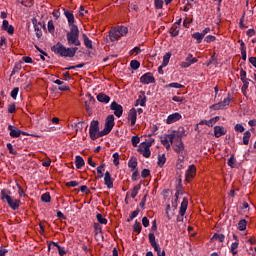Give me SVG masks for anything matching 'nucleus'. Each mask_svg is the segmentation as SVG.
<instances>
[{
  "label": "nucleus",
  "mask_w": 256,
  "mask_h": 256,
  "mask_svg": "<svg viewBox=\"0 0 256 256\" xmlns=\"http://www.w3.org/2000/svg\"><path fill=\"white\" fill-rule=\"evenodd\" d=\"M51 51H53L55 55H59L60 57H69L71 59L75 57L77 51H79V48L77 47L67 48L65 47V45L61 44V42H58L51 47Z\"/></svg>",
  "instance_id": "1"
},
{
  "label": "nucleus",
  "mask_w": 256,
  "mask_h": 256,
  "mask_svg": "<svg viewBox=\"0 0 256 256\" xmlns=\"http://www.w3.org/2000/svg\"><path fill=\"white\" fill-rule=\"evenodd\" d=\"M67 44L71 47H81V40H79V27L72 25L70 31L66 34Z\"/></svg>",
  "instance_id": "2"
},
{
  "label": "nucleus",
  "mask_w": 256,
  "mask_h": 256,
  "mask_svg": "<svg viewBox=\"0 0 256 256\" xmlns=\"http://www.w3.org/2000/svg\"><path fill=\"white\" fill-rule=\"evenodd\" d=\"M129 33V29L125 26H118L109 31V39L112 42L119 41L121 37H125Z\"/></svg>",
  "instance_id": "3"
},
{
  "label": "nucleus",
  "mask_w": 256,
  "mask_h": 256,
  "mask_svg": "<svg viewBox=\"0 0 256 256\" xmlns=\"http://www.w3.org/2000/svg\"><path fill=\"white\" fill-rule=\"evenodd\" d=\"M9 193L11 192L3 189L1 191V199L2 201H6L9 207L13 209V211H17V209H19V206L21 205V200L11 197Z\"/></svg>",
  "instance_id": "4"
},
{
  "label": "nucleus",
  "mask_w": 256,
  "mask_h": 256,
  "mask_svg": "<svg viewBox=\"0 0 256 256\" xmlns=\"http://www.w3.org/2000/svg\"><path fill=\"white\" fill-rule=\"evenodd\" d=\"M89 135L92 141H96V139L103 137L102 131H99V121L93 120L90 123Z\"/></svg>",
  "instance_id": "5"
},
{
  "label": "nucleus",
  "mask_w": 256,
  "mask_h": 256,
  "mask_svg": "<svg viewBox=\"0 0 256 256\" xmlns=\"http://www.w3.org/2000/svg\"><path fill=\"white\" fill-rule=\"evenodd\" d=\"M113 127H115V116L108 115L105 121L104 129L102 130L103 137H105V135H109V133L113 131Z\"/></svg>",
  "instance_id": "6"
},
{
  "label": "nucleus",
  "mask_w": 256,
  "mask_h": 256,
  "mask_svg": "<svg viewBox=\"0 0 256 256\" xmlns=\"http://www.w3.org/2000/svg\"><path fill=\"white\" fill-rule=\"evenodd\" d=\"M183 137H185V129L180 128L177 131H172V133H170V139H172L173 143H177L179 141H183Z\"/></svg>",
  "instance_id": "7"
},
{
  "label": "nucleus",
  "mask_w": 256,
  "mask_h": 256,
  "mask_svg": "<svg viewBox=\"0 0 256 256\" xmlns=\"http://www.w3.org/2000/svg\"><path fill=\"white\" fill-rule=\"evenodd\" d=\"M187 207H189V199L183 198V201L180 206L179 215L177 217V222L181 223L183 221V217H185V213L187 212Z\"/></svg>",
  "instance_id": "8"
},
{
  "label": "nucleus",
  "mask_w": 256,
  "mask_h": 256,
  "mask_svg": "<svg viewBox=\"0 0 256 256\" xmlns=\"http://www.w3.org/2000/svg\"><path fill=\"white\" fill-rule=\"evenodd\" d=\"M230 103H231V95L228 94V97L225 98L223 101H221L217 104H214L212 106V109H214V111H219V110L223 109L224 107H229Z\"/></svg>",
  "instance_id": "9"
},
{
  "label": "nucleus",
  "mask_w": 256,
  "mask_h": 256,
  "mask_svg": "<svg viewBox=\"0 0 256 256\" xmlns=\"http://www.w3.org/2000/svg\"><path fill=\"white\" fill-rule=\"evenodd\" d=\"M197 175V167L195 165H190L186 171L185 177L186 181L189 183L193 180V178Z\"/></svg>",
  "instance_id": "10"
},
{
  "label": "nucleus",
  "mask_w": 256,
  "mask_h": 256,
  "mask_svg": "<svg viewBox=\"0 0 256 256\" xmlns=\"http://www.w3.org/2000/svg\"><path fill=\"white\" fill-rule=\"evenodd\" d=\"M111 111H114L116 117H121L123 115V106L116 101L112 102L110 105Z\"/></svg>",
  "instance_id": "11"
},
{
  "label": "nucleus",
  "mask_w": 256,
  "mask_h": 256,
  "mask_svg": "<svg viewBox=\"0 0 256 256\" xmlns=\"http://www.w3.org/2000/svg\"><path fill=\"white\" fill-rule=\"evenodd\" d=\"M160 141L164 147H166L167 151L171 149V145H173V140L170 134H165L160 137Z\"/></svg>",
  "instance_id": "12"
},
{
  "label": "nucleus",
  "mask_w": 256,
  "mask_h": 256,
  "mask_svg": "<svg viewBox=\"0 0 256 256\" xmlns=\"http://www.w3.org/2000/svg\"><path fill=\"white\" fill-rule=\"evenodd\" d=\"M140 83H143L144 85H149V83H155V77H153V74H151V72H148L141 76Z\"/></svg>",
  "instance_id": "13"
},
{
  "label": "nucleus",
  "mask_w": 256,
  "mask_h": 256,
  "mask_svg": "<svg viewBox=\"0 0 256 256\" xmlns=\"http://www.w3.org/2000/svg\"><path fill=\"white\" fill-rule=\"evenodd\" d=\"M199 61L197 58H194L192 54H188L185 61L181 63V67L187 69V67H191L193 63H197Z\"/></svg>",
  "instance_id": "14"
},
{
  "label": "nucleus",
  "mask_w": 256,
  "mask_h": 256,
  "mask_svg": "<svg viewBox=\"0 0 256 256\" xmlns=\"http://www.w3.org/2000/svg\"><path fill=\"white\" fill-rule=\"evenodd\" d=\"M181 118V114L179 112H175L167 117L166 123L167 125H173V123H177V121H180Z\"/></svg>",
  "instance_id": "15"
},
{
  "label": "nucleus",
  "mask_w": 256,
  "mask_h": 256,
  "mask_svg": "<svg viewBox=\"0 0 256 256\" xmlns=\"http://www.w3.org/2000/svg\"><path fill=\"white\" fill-rule=\"evenodd\" d=\"M8 131L10 132L9 135L13 139H17V137H21V130L19 128L14 127L13 125L8 126Z\"/></svg>",
  "instance_id": "16"
},
{
  "label": "nucleus",
  "mask_w": 256,
  "mask_h": 256,
  "mask_svg": "<svg viewBox=\"0 0 256 256\" xmlns=\"http://www.w3.org/2000/svg\"><path fill=\"white\" fill-rule=\"evenodd\" d=\"M148 239H149V243H150L151 247H153L154 251L161 250V246H159V243H157V241H155V234L149 233Z\"/></svg>",
  "instance_id": "17"
},
{
  "label": "nucleus",
  "mask_w": 256,
  "mask_h": 256,
  "mask_svg": "<svg viewBox=\"0 0 256 256\" xmlns=\"http://www.w3.org/2000/svg\"><path fill=\"white\" fill-rule=\"evenodd\" d=\"M128 121H130L131 127H134L135 123H137V110L135 108L130 109Z\"/></svg>",
  "instance_id": "18"
},
{
  "label": "nucleus",
  "mask_w": 256,
  "mask_h": 256,
  "mask_svg": "<svg viewBox=\"0 0 256 256\" xmlns=\"http://www.w3.org/2000/svg\"><path fill=\"white\" fill-rule=\"evenodd\" d=\"M138 153L143 155L146 159H149L151 157V149L149 146H144L143 144L140 145V149H138Z\"/></svg>",
  "instance_id": "19"
},
{
  "label": "nucleus",
  "mask_w": 256,
  "mask_h": 256,
  "mask_svg": "<svg viewBox=\"0 0 256 256\" xmlns=\"http://www.w3.org/2000/svg\"><path fill=\"white\" fill-rule=\"evenodd\" d=\"M223 135H227V129L223 126H215L214 127V136L216 138L223 137Z\"/></svg>",
  "instance_id": "20"
},
{
  "label": "nucleus",
  "mask_w": 256,
  "mask_h": 256,
  "mask_svg": "<svg viewBox=\"0 0 256 256\" xmlns=\"http://www.w3.org/2000/svg\"><path fill=\"white\" fill-rule=\"evenodd\" d=\"M104 183L108 189H113V178H111V173L106 171L104 174Z\"/></svg>",
  "instance_id": "21"
},
{
  "label": "nucleus",
  "mask_w": 256,
  "mask_h": 256,
  "mask_svg": "<svg viewBox=\"0 0 256 256\" xmlns=\"http://www.w3.org/2000/svg\"><path fill=\"white\" fill-rule=\"evenodd\" d=\"M2 29L4 31H7L9 35H13V33H15V28L13 27V25H9V21L7 20H3Z\"/></svg>",
  "instance_id": "22"
},
{
  "label": "nucleus",
  "mask_w": 256,
  "mask_h": 256,
  "mask_svg": "<svg viewBox=\"0 0 256 256\" xmlns=\"http://www.w3.org/2000/svg\"><path fill=\"white\" fill-rule=\"evenodd\" d=\"M173 143H174V146H173L174 151L178 153V155H181L185 150V144H183V141L173 142Z\"/></svg>",
  "instance_id": "23"
},
{
  "label": "nucleus",
  "mask_w": 256,
  "mask_h": 256,
  "mask_svg": "<svg viewBox=\"0 0 256 256\" xmlns=\"http://www.w3.org/2000/svg\"><path fill=\"white\" fill-rule=\"evenodd\" d=\"M238 43H240L242 60L247 61V46H245V42H243V40H238Z\"/></svg>",
  "instance_id": "24"
},
{
  "label": "nucleus",
  "mask_w": 256,
  "mask_h": 256,
  "mask_svg": "<svg viewBox=\"0 0 256 256\" xmlns=\"http://www.w3.org/2000/svg\"><path fill=\"white\" fill-rule=\"evenodd\" d=\"M64 15L68 20V24L73 27V23H75V16L73 15V12L69 10H64Z\"/></svg>",
  "instance_id": "25"
},
{
  "label": "nucleus",
  "mask_w": 256,
  "mask_h": 256,
  "mask_svg": "<svg viewBox=\"0 0 256 256\" xmlns=\"http://www.w3.org/2000/svg\"><path fill=\"white\" fill-rule=\"evenodd\" d=\"M97 101H99L100 103H109V101H111V97L107 96L104 93H99L97 95Z\"/></svg>",
  "instance_id": "26"
},
{
  "label": "nucleus",
  "mask_w": 256,
  "mask_h": 256,
  "mask_svg": "<svg viewBox=\"0 0 256 256\" xmlns=\"http://www.w3.org/2000/svg\"><path fill=\"white\" fill-rule=\"evenodd\" d=\"M147 103V97L145 94L140 95L139 98L136 100L135 107H138L140 105L141 107H145V104Z\"/></svg>",
  "instance_id": "27"
},
{
  "label": "nucleus",
  "mask_w": 256,
  "mask_h": 256,
  "mask_svg": "<svg viewBox=\"0 0 256 256\" xmlns=\"http://www.w3.org/2000/svg\"><path fill=\"white\" fill-rule=\"evenodd\" d=\"M82 37H83V41H84V45H85L86 49H93V41H91V39H89L87 34H83Z\"/></svg>",
  "instance_id": "28"
},
{
  "label": "nucleus",
  "mask_w": 256,
  "mask_h": 256,
  "mask_svg": "<svg viewBox=\"0 0 256 256\" xmlns=\"http://www.w3.org/2000/svg\"><path fill=\"white\" fill-rule=\"evenodd\" d=\"M170 88H173V89H185V85L179 84L177 82H172V83L167 84V85L164 86V89H170Z\"/></svg>",
  "instance_id": "29"
},
{
  "label": "nucleus",
  "mask_w": 256,
  "mask_h": 256,
  "mask_svg": "<svg viewBox=\"0 0 256 256\" xmlns=\"http://www.w3.org/2000/svg\"><path fill=\"white\" fill-rule=\"evenodd\" d=\"M75 165H76V169H81V167H85V160H83V157L76 156Z\"/></svg>",
  "instance_id": "30"
},
{
  "label": "nucleus",
  "mask_w": 256,
  "mask_h": 256,
  "mask_svg": "<svg viewBox=\"0 0 256 256\" xmlns=\"http://www.w3.org/2000/svg\"><path fill=\"white\" fill-rule=\"evenodd\" d=\"M140 190H141V184H138V185L134 186L133 189L130 192L131 198L135 199V197H137V195L139 194Z\"/></svg>",
  "instance_id": "31"
},
{
  "label": "nucleus",
  "mask_w": 256,
  "mask_h": 256,
  "mask_svg": "<svg viewBox=\"0 0 256 256\" xmlns=\"http://www.w3.org/2000/svg\"><path fill=\"white\" fill-rule=\"evenodd\" d=\"M243 85L241 88V91L243 93V95H247V89H249V81H251L249 78H247L246 80H241Z\"/></svg>",
  "instance_id": "32"
},
{
  "label": "nucleus",
  "mask_w": 256,
  "mask_h": 256,
  "mask_svg": "<svg viewBox=\"0 0 256 256\" xmlns=\"http://www.w3.org/2000/svg\"><path fill=\"white\" fill-rule=\"evenodd\" d=\"M167 163V157H165V154H158V167H163Z\"/></svg>",
  "instance_id": "33"
},
{
  "label": "nucleus",
  "mask_w": 256,
  "mask_h": 256,
  "mask_svg": "<svg viewBox=\"0 0 256 256\" xmlns=\"http://www.w3.org/2000/svg\"><path fill=\"white\" fill-rule=\"evenodd\" d=\"M211 241H219V243H223L225 241V236L223 234L215 233Z\"/></svg>",
  "instance_id": "34"
},
{
  "label": "nucleus",
  "mask_w": 256,
  "mask_h": 256,
  "mask_svg": "<svg viewBox=\"0 0 256 256\" xmlns=\"http://www.w3.org/2000/svg\"><path fill=\"white\" fill-rule=\"evenodd\" d=\"M52 245H54V247H57L58 253H59L60 256L67 255V251H65V248L61 247V245H59V243L52 242Z\"/></svg>",
  "instance_id": "35"
},
{
  "label": "nucleus",
  "mask_w": 256,
  "mask_h": 256,
  "mask_svg": "<svg viewBox=\"0 0 256 256\" xmlns=\"http://www.w3.org/2000/svg\"><path fill=\"white\" fill-rule=\"evenodd\" d=\"M237 249H239V242H233L230 246V251L232 253L233 256L237 255L238 251Z\"/></svg>",
  "instance_id": "36"
},
{
  "label": "nucleus",
  "mask_w": 256,
  "mask_h": 256,
  "mask_svg": "<svg viewBox=\"0 0 256 256\" xmlns=\"http://www.w3.org/2000/svg\"><path fill=\"white\" fill-rule=\"evenodd\" d=\"M245 229H247V220L242 219L238 222V230L245 231Z\"/></svg>",
  "instance_id": "37"
},
{
  "label": "nucleus",
  "mask_w": 256,
  "mask_h": 256,
  "mask_svg": "<svg viewBox=\"0 0 256 256\" xmlns=\"http://www.w3.org/2000/svg\"><path fill=\"white\" fill-rule=\"evenodd\" d=\"M103 169H105V163H102V164H100V166L97 167L98 179H103Z\"/></svg>",
  "instance_id": "38"
},
{
  "label": "nucleus",
  "mask_w": 256,
  "mask_h": 256,
  "mask_svg": "<svg viewBox=\"0 0 256 256\" xmlns=\"http://www.w3.org/2000/svg\"><path fill=\"white\" fill-rule=\"evenodd\" d=\"M41 201H43V203H51V194L48 192L42 194Z\"/></svg>",
  "instance_id": "39"
},
{
  "label": "nucleus",
  "mask_w": 256,
  "mask_h": 256,
  "mask_svg": "<svg viewBox=\"0 0 256 256\" xmlns=\"http://www.w3.org/2000/svg\"><path fill=\"white\" fill-rule=\"evenodd\" d=\"M169 59H171V53H166L163 56L162 67H167V65H169Z\"/></svg>",
  "instance_id": "40"
},
{
  "label": "nucleus",
  "mask_w": 256,
  "mask_h": 256,
  "mask_svg": "<svg viewBox=\"0 0 256 256\" xmlns=\"http://www.w3.org/2000/svg\"><path fill=\"white\" fill-rule=\"evenodd\" d=\"M193 39H196L197 43H201L203 41L204 37L202 33L196 32L192 35Z\"/></svg>",
  "instance_id": "41"
},
{
  "label": "nucleus",
  "mask_w": 256,
  "mask_h": 256,
  "mask_svg": "<svg viewBox=\"0 0 256 256\" xmlns=\"http://www.w3.org/2000/svg\"><path fill=\"white\" fill-rule=\"evenodd\" d=\"M251 139V132L246 131L243 136V143L249 145V140Z\"/></svg>",
  "instance_id": "42"
},
{
  "label": "nucleus",
  "mask_w": 256,
  "mask_h": 256,
  "mask_svg": "<svg viewBox=\"0 0 256 256\" xmlns=\"http://www.w3.org/2000/svg\"><path fill=\"white\" fill-rule=\"evenodd\" d=\"M96 219L101 225H107V218H104L103 215L97 214Z\"/></svg>",
  "instance_id": "43"
},
{
  "label": "nucleus",
  "mask_w": 256,
  "mask_h": 256,
  "mask_svg": "<svg viewBox=\"0 0 256 256\" xmlns=\"http://www.w3.org/2000/svg\"><path fill=\"white\" fill-rule=\"evenodd\" d=\"M209 65H215V66L218 65L217 56H215V54L212 55L211 58L209 59V61L207 63V67H209Z\"/></svg>",
  "instance_id": "44"
},
{
  "label": "nucleus",
  "mask_w": 256,
  "mask_h": 256,
  "mask_svg": "<svg viewBox=\"0 0 256 256\" xmlns=\"http://www.w3.org/2000/svg\"><path fill=\"white\" fill-rule=\"evenodd\" d=\"M130 67L134 70H137V69H139V67H141V63H139V61H137V60H132L130 62Z\"/></svg>",
  "instance_id": "45"
},
{
  "label": "nucleus",
  "mask_w": 256,
  "mask_h": 256,
  "mask_svg": "<svg viewBox=\"0 0 256 256\" xmlns=\"http://www.w3.org/2000/svg\"><path fill=\"white\" fill-rule=\"evenodd\" d=\"M48 31L52 35L55 33V25L53 24V20L48 21Z\"/></svg>",
  "instance_id": "46"
},
{
  "label": "nucleus",
  "mask_w": 256,
  "mask_h": 256,
  "mask_svg": "<svg viewBox=\"0 0 256 256\" xmlns=\"http://www.w3.org/2000/svg\"><path fill=\"white\" fill-rule=\"evenodd\" d=\"M133 231L138 234L141 233V224L138 221L134 223Z\"/></svg>",
  "instance_id": "47"
},
{
  "label": "nucleus",
  "mask_w": 256,
  "mask_h": 256,
  "mask_svg": "<svg viewBox=\"0 0 256 256\" xmlns=\"http://www.w3.org/2000/svg\"><path fill=\"white\" fill-rule=\"evenodd\" d=\"M153 143H155V139L150 138L149 140H146L145 142H143L141 145H144V147H148L150 149Z\"/></svg>",
  "instance_id": "48"
},
{
  "label": "nucleus",
  "mask_w": 256,
  "mask_h": 256,
  "mask_svg": "<svg viewBox=\"0 0 256 256\" xmlns=\"http://www.w3.org/2000/svg\"><path fill=\"white\" fill-rule=\"evenodd\" d=\"M131 141H132L133 147H137V145H139L141 141V138H139V136H133Z\"/></svg>",
  "instance_id": "49"
},
{
  "label": "nucleus",
  "mask_w": 256,
  "mask_h": 256,
  "mask_svg": "<svg viewBox=\"0 0 256 256\" xmlns=\"http://www.w3.org/2000/svg\"><path fill=\"white\" fill-rule=\"evenodd\" d=\"M128 167H130V169H137V160L136 159H131L128 162Z\"/></svg>",
  "instance_id": "50"
},
{
  "label": "nucleus",
  "mask_w": 256,
  "mask_h": 256,
  "mask_svg": "<svg viewBox=\"0 0 256 256\" xmlns=\"http://www.w3.org/2000/svg\"><path fill=\"white\" fill-rule=\"evenodd\" d=\"M34 29L36 32V37L38 39H41V37H43V32L39 29V26H37L36 24L34 25Z\"/></svg>",
  "instance_id": "51"
},
{
  "label": "nucleus",
  "mask_w": 256,
  "mask_h": 256,
  "mask_svg": "<svg viewBox=\"0 0 256 256\" xmlns=\"http://www.w3.org/2000/svg\"><path fill=\"white\" fill-rule=\"evenodd\" d=\"M219 116H216L210 120H208V127H213V125H215V123H217V121H219Z\"/></svg>",
  "instance_id": "52"
},
{
  "label": "nucleus",
  "mask_w": 256,
  "mask_h": 256,
  "mask_svg": "<svg viewBox=\"0 0 256 256\" xmlns=\"http://www.w3.org/2000/svg\"><path fill=\"white\" fill-rule=\"evenodd\" d=\"M149 175H151V171L149 169H143L141 172V177L143 179H147V177H149Z\"/></svg>",
  "instance_id": "53"
},
{
  "label": "nucleus",
  "mask_w": 256,
  "mask_h": 256,
  "mask_svg": "<svg viewBox=\"0 0 256 256\" xmlns=\"http://www.w3.org/2000/svg\"><path fill=\"white\" fill-rule=\"evenodd\" d=\"M140 210L136 209L135 211H133L129 217V219L127 221H133L135 219V217H137V215H139Z\"/></svg>",
  "instance_id": "54"
},
{
  "label": "nucleus",
  "mask_w": 256,
  "mask_h": 256,
  "mask_svg": "<svg viewBox=\"0 0 256 256\" xmlns=\"http://www.w3.org/2000/svg\"><path fill=\"white\" fill-rule=\"evenodd\" d=\"M7 149H8V151L11 155H17V151H15V149H13V144L12 143L7 144Z\"/></svg>",
  "instance_id": "55"
},
{
  "label": "nucleus",
  "mask_w": 256,
  "mask_h": 256,
  "mask_svg": "<svg viewBox=\"0 0 256 256\" xmlns=\"http://www.w3.org/2000/svg\"><path fill=\"white\" fill-rule=\"evenodd\" d=\"M18 94H19V88H18V87H15V88L11 91V93H10L12 99H17V95H18Z\"/></svg>",
  "instance_id": "56"
},
{
  "label": "nucleus",
  "mask_w": 256,
  "mask_h": 256,
  "mask_svg": "<svg viewBox=\"0 0 256 256\" xmlns=\"http://www.w3.org/2000/svg\"><path fill=\"white\" fill-rule=\"evenodd\" d=\"M112 157H113V163H114V165L117 167V165H119V153H114L113 155H112Z\"/></svg>",
  "instance_id": "57"
},
{
  "label": "nucleus",
  "mask_w": 256,
  "mask_h": 256,
  "mask_svg": "<svg viewBox=\"0 0 256 256\" xmlns=\"http://www.w3.org/2000/svg\"><path fill=\"white\" fill-rule=\"evenodd\" d=\"M170 35L171 37H177L179 35V28H171Z\"/></svg>",
  "instance_id": "58"
},
{
  "label": "nucleus",
  "mask_w": 256,
  "mask_h": 256,
  "mask_svg": "<svg viewBox=\"0 0 256 256\" xmlns=\"http://www.w3.org/2000/svg\"><path fill=\"white\" fill-rule=\"evenodd\" d=\"M234 129L238 133H243V131H245V127H243L241 124H236Z\"/></svg>",
  "instance_id": "59"
},
{
  "label": "nucleus",
  "mask_w": 256,
  "mask_h": 256,
  "mask_svg": "<svg viewBox=\"0 0 256 256\" xmlns=\"http://www.w3.org/2000/svg\"><path fill=\"white\" fill-rule=\"evenodd\" d=\"M156 9H163V0H154Z\"/></svg>",
  "instance_id": "60"
},
{
  "label": "nucleus",
  "mask_w": 256,
  "mask_h": 256,
  "mask_svg": "<svg viewBox=\"0 0 256 256\" xmlns=\"http://www.w3.org/2000/svg\"><path fill=\"white\" fill-rule=\"evenodd\" d=\"M215 39H217L215 36L208 35L205 37L204 41H206V43H213V41H215Z\"/></svg>",
  "instance_id": "61"
},
{
  "label": "nucleus",
  "mask_w": 256,
  "mask_h": 256,
  "mask_svg": "<svg viewBox=\"0 0 256 256\" xmlns=\"http://www.w3.org/2000/svg\"><path fill=\"white\" fill-rule=\"evenodd\" d=\"M172 101H175L176 103H183L185 101V98L179 97V96H173Z\"/></svg>",
  "instance_id": "62"
},
{
  "label": "nucleus",
  "mask_w": 256,
  "mask_h": 256,
  "mask_svg": "<svg viewBox=\"0 0 256 256\" xmlns=\"http://www.w3.org/2000/svg\"><path fill=\"white\" fill-rule=\"evenodd\" d=\"M15 111H16L15 103L9 104L8 105V113H15Z\"/></svg>",
  "instance_id": "63"
},
{
  "label": "nucleus",
  "mask_w": 256,
  "mask_h": 256,
  "mask_svg": "<svg viewBox=\"0 0 256 256\" xmlns=\"http://www.w3.org/2000/svg\"><path fill=\"white\" fill-rule=\"evenodd\" d=\"M79 185V182L77 181H70L66 183V187H77Z\"/></svg>",
  "instance_id": "64"
}]
</instances>
